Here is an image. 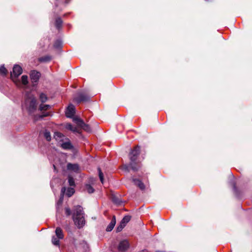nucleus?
Masks as SVG:
<instances>
[{
    "label": "nucleus",
    "mask_w": 252,
    "mask_h": 252,
    "mask_svg": "<svg viewBox=\"0 0 252 252\" xmlns=\"http://www.w3.org/2000/svg\"><path fill=\"white\" fill-rule=\"evenodd\" d=\"M72 219L75 225L78 228L83 227L85 224L84 213L83 208L79 205L74 207L73 210Z\"/></svg>",
    "instance_id": "obj_1"
},
{
    "label": "nucleus",
    "mask_w": 252,
    "mask_h": 252,
    "mask_svg": "<svg viewBox=\"0 0 252 252\" xmlns=\"http://www.w3.org/2000/svg\"><path fill=\"white\" fill-rule=\"evenodd\" d=\"M22 107L30 113L33 112L36 108V100L35 97L31 94H27Z\"/></svg>",
    "instance_id": "obj_2"
},
{
    "label": "nucleus",
    "mask_w": 252,
    "mask_h": 252,
    "mask_svg": "<svg viewBox=\"0 0 252 252\" xmlns=\"http://www.w3.org/2000/svg\"><path fill=\"white\" fill-rule=\"evenodd\" d=\"M140 148L139 146H136L134 149L131 151L129 154V158L130 162L129 166L133 171H137L140 168L139 165H136L137 164L136 160L138 155L140 154Z\"/></svg>",
    "instance_id": "obj_3"
},
{
    "label": "nucleus",
    "mask_w": 252,
    "mask_h": 252,
    "mask_svg": "<svg viewBox=\"0 0 252 252\" xmlns=\"http://www.w3.org/2000/svg\"><path fill=\"white\" fill-rule=\"evenodd\" d=\"M54 137L57 140H60L61 141H63L64 139H65V141L63 142L61 144V147L64 150H70L73 148V146L71 144L70 140L68 138H65V136L61 132H56L55 133Z\"/></svg>",
    "instance_id": "obj_4"
},
{
    "label": "nucleus",
    "mask_w": 252,
    "mask_h": 252,
    "mask_svg": "<svg viewBox=\"0 0 252 252\" xmlns=\"http://www.w3.org/2000/svg\"><path fill=\"white\" fill-rule=\"evenodd\" d=\"M22 68L19 65H15L13 68V71L11 73V78L17 86H20V81L17 77L22 74Z\"/></svg>",
    "instance_id": "obj_5"
},
{
    "label": "nucleus",
    "mask_w": 252,
    "mask_h": 252,
    "mask_svg": "<svg viewBox=\"0 0 252 252\" xmlns=\"http://www.w3.org/2000/svg\"><path fill=\"white\" fill-rule=\"evenodd\" d=\"M90 97L82 92L77 93L73 97V100L78 103L86 102L89 100Z\"/></svg>",
    "instance_id": "obj_6"
},
{
    "label": "nucleus",
    "mask_w": 252,
    "mask_h": 252,
    "mask_svg": "<svg viewBox=\"0 0 252 252\" xmlns=\"http://www.w3.org/2000/svg\"><path fill=\"white\" fill-rule=\"evenodd\" d=\"M73 121L75 122L79 127H81L84 130L89 132L91 131L92 130L90 126L86 124L80 119L77 117H74L73 118Z\"/></svg>",
    "instance_id": "obj_7"
},
{
    "label": "nucleus",
    "mask_w": 252,
    "mask_h": 252,
    "mask_svg": "<svg viewBox=\"0 0 252 252\" xmlns=\"http://www.w3.org/2000/svg\"><path fill=\"white\" fill-rule=\"evenodd\" d=\"M129 246L128 241L125 240L120 242L118 249L120 252H124L128 249Z\"/></svg>",
    "instance_id": "obj_8"
},
{
    "label": "nucleus",
    "mask_w": 252,
    "mask_h": 252,
    "mask_svg": "<svg viewBox=\"0 0 252 252\" xmlns=\"http://www.w3.org/2000/svg\"><path fill=\"white\" fill-rule=\"evenodd\" d=\"M75 114V107L73 105L70 104L67 107L65 115L68 118H73L74 115Z\"/></svg>",
    "instance_id": "obj_9"
},
{
    "label": "nucleus",
    "mask_w": 252,
    "mask_h": 252,
    "mask_svg": "<svg viewBox=\"0 0 252 252\" xmlns=\"http://www.w3.org/2000/svg\"><path fill=\"white\" fill-rule=\"evenodd\" d=\"M40 76V73L39 72L32 70L31 72L30 77L32 83H37L39 79Z\"/></svg>",
    "instance_id": "obj_10"
},
{
    "label": "nucleus",
    "mask_w": 252,
    "mask_h": 252,
    "mask_svg": "<svg viewBox=\"0 0 252 252\" xmlns=\"http://www.w3.org/2000/svg\"><path fill=\"white\" fill-rule=\"evenodd\" d=\"M67 169L68 170L77 173L79 171L80 168L78 164H72L68 163L67 165Z\"/></svg>",
    "instance_id": "obj_11"
},
{
    "label": "nucleus",
    "mask_w": 252,
    "mask_h": 252,
    "mask_svg": "<svg viewBox=\"0 0 252 252\" xmlns=\"http://www.w3.org/2000/svg\"><path fill=\"white\" fill-rule=\"evenodd\" d=\"M132 180L134 184L135 185L137 186L141 190H143L145 189V185L141 182V181L134 178H132Z\"/></svg>",
    "instance_id": "obj_12"
},
{
    "label": "nucleus",
    "mask_w": 252,
    "mask_h": 252,
    "mask_svg": "<svg viewBox=\"0 0 252 252\" xmlns=\"http://www.w3.org/2000/svg\"><path fill=\"white\" fill-rule=\"evenodd\" d=\"M116 224V219L115 217L114 216L113 217V219L111 221L110 223L107 226L106 230L107 231H111L114 228L115 225Z\"/></svg>",
    "instance_id": "obj_13"
},
{
    "label": "nucleus",
    "mask_w": 252,
    "mask_h": 252,
    "mask_svg": "<svg viewBox=\"0 0 252 252\" xmlns=\"http://www.w3.org/2000/svg\"><path fill=\"white\" fill-rule=\"evenodd\" d=\"M55 233L58 239H63V238L64 235L63 234V230L60 227H58L56 228Z\"/></svg>",
    "instance_id": "obj_14"
},
{
    "label": "nucleus",
    "mask_w": 252,
    "mask_h": 252,
    "mask_svg": "<svg viewBox=\"0 0 252 252\" xmlns=\"http://www.w3.org/2000/svg\"><path fill=\"white\" fill-rule=\"evenodd\" d=\"M84 188L85 190L87 191L89 193H92L94 191V189L90 184H86Z\"/></svg>",
    "instance_id": "obj_15"
},
{
    "label": "nucleus",
    "mask_w": 252,
    "mask_h": 252,
    "mask_svg": "<svg viewBox=\"0 0 252 252\" xmlns=\"http://www.w3.org/2000/svg\"><path fill=\"white\" fill-rule=\"evenodd\" d=\"M130 220V217L129 216H126L123 218L120 223L122 224L123 226H125L126 224L129 222Z\"/></svg>",
    "instance_id": "obj_16"
},
{
    "label": "nucleus",
    "mask_w": 252,
    "mask_h": 252,
    "mask_svg": "<svg viewBox=\"0 0 252 252\" xmlns=\"http://www.w3.org/2000/svg\"><path fill=\"white\" fill-rule=\"evenodd\" d=\"M63 21L60 17H58L56 19L55 26L58 29H59L62 26Z\"/></svg>",
    "instance_id": "obj_17"
},
{
    "label": "nucleus",
    "mask_w": 252,
    "mask_h": 252,
    "mask_svg": "<svg viewBox=\"0 0 252 252\" xmlns=\"http://www.w3.org/2000/svg\"><path fill=\"white\" fill-rule=\"evenodd\" d=\"M59 239L57 238H56L54 236L52 237V244L57 246H59L60 243H59Z\"/></svg>",
    "instance_id": "obj_18"
},
{
    "label": "nucleus",
    "mask_w": 252,
    "mask_h": 252,
    "mask_svg": "<svg viewBox=\"0 0 252 252\" xmlns=\"http://www.w3.org/2000/svg\"><path fill=\"white\" fill-rule=\"evenodd\" d=\"M39 99L41 102L44 103L47 101V97L45 94L41 93L40 94Z\"/></svg>",
    "instance_id": "obj_19"
},
{
    "label": "nucleus",
    "mask_w": 252,
    "mask_h": 252,
    "mask_svg": "<svg viewBox=\"0 0 252 252\" xmlns=\"http://www.w3.org/2000/svg\"><path fill=\"white\" fill-rule=\"evenodd\" d=\"M51 107V106L47 104H41L39 106V109L40 111L46 110L49 109Z\"/></svg>",
    "instance_id": "obj_20"
},
{
    "label": "nucleus",
    "mask_w": 252,
    "mask_h": 252,
    "mask_svg": "<svg viewBox=\"0 0 252 252\" xmlns=\"http://www.w3.org/2000/svg\"><path fill=\"white\" fill-rule=\"evenodd\" d=\"M51 60V58L49 56H45L43 57L40 58L39 59V61L40 62H49Z\"/></svg>",
    "instance_id": "obj_21"
},
{
    "label": "nucleus",
    "mask_w": 252,
    "mask_h": 252,
    "mask_svg": "<svg viewBox=\"0 0 252 252\" xmlns=\"http://www.w3.org/2000/svg\"><path fill=\"white\" fill-rule=\"evenodd\" d=\"M7 70L5 68L4 65L0 66V73L2 75H5L7 73Z\"/></svg>",
    "instance_id": "obj_22"
},
{
    "label": "nucleus",
    "mask_w": 252,
    "mask_h": 252,
    "mask_svg": "<svg viewBox=\"0 0 252 252\" xmlns=\"http://www.w3.org/2000/svg\"><path fill=\"white\" fill-rule=\"evenodd\" d=\"M22 83L23 85H26L28 83V77L27 75H23L22 76Z\"/></svg>",
    "instance_id": "obj_23"
},
{
    "label": "nucleus",
    "mask_w": 252,
    "mask_h": 252,
    "mask_svg": "<svg viewBox=\"0 0 252 252\" xmlns=\"http://www.w3.org/2000/svg\"><path fill=\"white\" fill-rule=\"evenodd\" d=\"M74 193V189L70 188H68L67 190L66 195L68 197H70L71 196H72L73 194Z\"/></svg>",
    "instance_id": "obj_24"
},
{
    "label": "nucleus",
    "mask_w": 252,
    "mask_h": 252,
    "mask_svg": "<svg viewBox=\"0 0 252 252\" xmlns=\"http://www.w3.org/2000/svg\"><path fill=\"white\" fill-rule=\"evenodd\" d=\"M44 136L48 141H50L51 140V136L50 132L45 131L44 133Z\"/></svg>",
    "instance_id": "obj_25"
},
{
    "label": "nucleus",
    "mask_w": 252,
    "mask_h": 252,
    "mask_svg": "<svg viewBox=\"0 0 252 252\" xmlns=\"http://www.w3.org/2000/svg\"><path fill=\"white\" fill-rule=\"evenodd\" d=\"M98 170L99 177L101 183L103 184V180H104L103 173L101 171V169L100 168H98Z\"/></svg>",
    "instance_id": "obj_26"
},
{
    "label": "nucleus",
    "mask_w": 252,
    "mask_h": 252,
    "mask_svg": "<svg viewBox=\"0 0 252 252\" xmlns=\"http://www.w3.org/2000/svg\"><path fill=\"white\" fill-rule=\"evenodd\" d=\"M68 183L70 186H74L75 185L74 180L71 177H68Z\"/></svg>",
    "instance_id": "obj_27"
},
{
    "label": "nucleus",
    "mask_w": 252,
    "mask_h": 252,
    "mask_svg": "<svg viewBox=\"0 0 252 252\" xmlns=\"http://www.w3.org/2000/svg\"><path fill=\"white\" fill-rule=\"evenodd\" d=\"M63 200V196H62L57 203V210L58 211L59 207L62 205Z\"/></svg>",
    "instance_id": "obj_28"
},
{
    "label": "nucleus",
    "mask_w": 252,
    "mask_h": 252,
    "mask_svg": "<svg viewBox=\"0 0 252 252\" xmlns=\"http://www.w3.org/2000/svg\"><path fill=\"white\" fill-rule=\"evenodd\" d=\"M62 44V42L60 40H57L54 44V47L56 48H60Z\"/></svg>",
    "instance_id": "obj_29"
},
{
    "label": "nucleus",
    "mask_w": 252,
    "mask_h": 252,
    "mask_svg": "<svg viewBox=\"0 0 252 252\" xmlns=\"http://www.w3.org/2000/svg\"><path fill=\"white\" fill-rule=\"evenodd\" d=\"M65 215L67 216H70L71 214V210H70L69 208L65 207Z\"/></svg>",
    "instance_id": "obj_30"
},
{
    "label": "nucleus",
    "mask_w": 252,
    "mask_h": 252,
    "mask_svg": "<svg viewBox=\"0 0 252 252\" xmlns=\"http://www.w3.org/2000/svg\"><path fill=\"white\" fill-rule=\"evenodd\" d=\"M65 127L66 129L71 131L72 130H73V126L70 124H66L65 126Z\"/></svg>",
    "instance_id": "obj_31"
},
{
    "label": "nucleus",
    "mask_w": 252,
    "mask_h": 252,
    "mask_svg": "<svg viewBox=\"0 0 252 252\" xmlns=\"http://www.w3.org/2000/svg\"><path fill=\"white\" fill-rule=\"evenodd\" d=\"M124 227L125 226H123V225L120 223V225L117 227V232H119L121 231Z\"/></svg>",
    "instance_id": "obj_32"
},
{
    "label": "nucleus",
    "mask_w": 252,
    "mask_h": 252,
    "mask_svg": "<svg viewBox=\"0 0 252 252\" xmlns=\"http://www.w3.org/2000/svg\"><path fill=\"white\" fill-rule=\"evenodd\" d=\"M71 131H73V132H76L78 133H80V130L79 129L78 127L76 126H73V130H72Z\"/></svg>",
    "instance_id": "obj_33"
},
{
    "label": "nucleus",
    "mask_w": 252,
    "mask_h": 252,
    "mask_svg": "<svg viewBox=\"0 0 252 252\" xmlns=\"http://www.w3.org/2000/svg\"><path fill=\"white\" fill-rule=\"evenodd\" d=\"M231 185L233 186V189H236V185H235V183H234V182H231Z\"/></svg>",
    "instance_id": "obj_34"
},
{
    "label": "nucleus",
    "mask_w": 252,
    "mask_h": 252,
    "mask_svg": "<svg viewBox=\"0 0 252 252\" xmlns=\"http://www.w3.org/2000/svg\"><path fill=\"white\" fill-rule=\"evenodd\" d=\"M65 191V188L64 187L62 188V190H61V191L62 193V196H63Z\"/></svg>",
    "instance_id": "obj_35"
},
{
    "label": "nucleus",
    "mask_w": 252,
    "mask_h": 252,
    "mask_svg": "<svg viewBox=\"0 0 252 252\" xmlns=\"http://www.w3.org/2000/svg\"><path fill=\"white\" fill-rule=\"evenodd\" d=\"M48 116L47 113L46 114L44 115H39V116H38V117L39 118H42L43 117H45V116Z\"/></svg>",
    "instance_id": "obj_36"
},
{
    "label": "nucleus",
    "mask_w": 252,
    "mask_h": 252,
    "mask_svg": "<svg viewBox=\"0 0 252 252\" xmlns=\"http://www.w3.org/2000/svg\"><path fill=\"white\" fill-rule=\"evenodd\" d=\"M156 252H163V251H157Z\"/></svg>",
    "instance_id": "obj_37"
},
{
    "label": "nucleus",
    "mask_w": 252,
    "mask_h": 252,
    "mask_svg": "<svg viewBox=\"0 0 252 252\" xmlns=\"http://www.w3.org/2000/svg\"><path fill=\"white\" fill-rule=\"evenodd\" d=\"M52 186V183L51 182V186Z\"/></svg>",
    "instance_id": "obj_38"
}]
</instances>
